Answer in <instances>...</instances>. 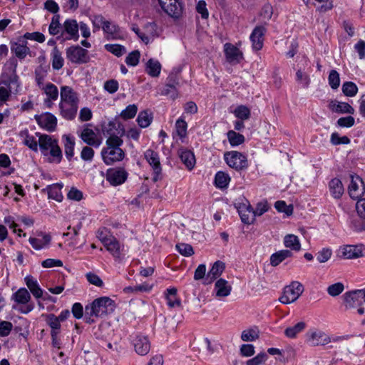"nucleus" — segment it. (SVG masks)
<instances>
[{
  "instance_id": "63",
  "label": "nucleus",
  "mask_w": 365,
  "mask_h": 365,
  "mask_svg": "<svg viewBox=\"0 0 365 365\" xmlns=\"http://www.w3.org/2000/svg\"><path fill=\"white\" fill-rule=\"evenodd\" d=\"M94 150L89 146H85L83 148L81 153V158L83 160L87 162H91L94 156Z\"/></svg>"
},
{
  "instance_id": "59",
  "label": "nucleus",
  "mask_w": 365,
  "mask_h": 365,
  "mask_svg": "<svg viewBox=\"0 0 365 365\" xmlns=\"http://www.w3.org/2000/svg\"><path fill=\"white\" fill-rule=\"evenodd\" d=\"M344 289V286L341 282L333 284L327 287V292L331 297L339 295Z\"/></svg>"
},
{
  "instance_id": "61",
  "label": "nucleus",
  "mask_w": 365,
  "mask_h": 365,
  "mask_svg": "<svg viewBox=\"0 0 365 365\" xmlns=\"http://www.w3.org/2000/svg\"><path fill=\"white\" fill-rule=\"evenodd\" d=\"M320 5L317 7V10L321 13L327 12L331 10L334 7L333 1L331 0H315Z\"/></svg>"
},
{
  "instance_id": "10",
  "label": "nucleus",
  "mask_w": 365,
  "mask_h": 365,
  "mask_svg": "<svg viewBox=\"0 0 365 365\" xmlns=\"http://www.w3.org/2000/svg\"><path fill=\"white\" fill-rule=\"evenodd\" d=\"M339 252L344 259H356L365 256V247L361 245H346L339 248Z\"/></svg>"
},
{
  "instance_id": "16",
  "label": "nucleus",
  "mask_w": 365,
  "mask_h": 365,
  "mask_svg": "<svg viewBox=\"0 0 365 365\" xmlns=\"http://www.w3.org/2000/svg\"><path fill=\"white\" fill-rule=\"evenodd\" d=\"M43 94L46 96V98L43 101L44 105L51 108L53 102L56 101L59 95L58 89L57 86L51 83H46L41 89Z\"/></svg>"
},
{
  "instance_id": "27",
  "label": "nucleus",
  "mask_w": 365,
  "mask_h": 365,
  "mask_svg": "<svg viewBox=\"0 0 365 365\" xmlns=\"http://www.w3.org/2000/svg\"><path fill=\"white\" fill-rule=\"evenodd\" d=\"M329 108L335 113L354 114L355 110L348 103L332 101L329 103Z\"/></svg>"
},
{
  "instance_id": "6",
  "label": "nucleus",
  "mask_w": 365,
  "mask_h": 365,
  "mask_svg": "<svg viewBox=\"0 0 365 365\" xmlns=\"http://www.w3.org/2000/svg\"><path fill=\"white\" fill-rule=\"evenodd\" d=\"M304 292V286L297 281H294L286 286L282 296L279 298L281 303L288 304L294 302Z\"/></svg>"
},
{
  "instance_id": "12",
  "label": "nucleus",
  "mask_w": 365,
  "mask_h": 365,
  "mask_svg": "<svg viewBox=\"0 0 365 365\" xmlns=\"http://www.w3.org/2000/svg\"><path fill=\"white\" fill-rule=\"evenodd\" d=\"M162 9L169 16L178 18L182 11L180 0H158Z\"/></svg>"
},
{
  "instance_id": "11",
  "label": "nucleus",
  "mask_w": 365,
  "mask_h": 365,
  "mask_svg": "<svg viewBox=\"0 0 365 365\" xmlns=\"http://www.w3.org/2000/svg\"><path fill=\"white\" fill-rule=\"evenodd\" d=\"M66 55L67 58L75 63H85L89 60L88 51L78 46L68 48Z\"/></svg>"
},
{
  "instance_id": "9",
  "label": "nucleus",
  "mask_w": 365,
  "mask_h": 365,
  "mask_svg": "<svg viewBox=\"0 0 365 365\" xmlns=\"http://www.w3.org/2000/svg\"><path fill=\"white\" fill-rule=\"evenodd\" d=\"M128 173L123 168H110L106 171V180L112 185L117 186L125 182Z\"/></svg>"
},
{
  "instance_id": "43",
  "label": "nucleus",
  "mask_w": 365,
  "mask_h": 365,
  "mask_svg": "<svg viewBox=\"0 0 365 365\" xmlns=\"http://www.w3.org/2000/svg\"><path fill=\"white\" fill-rule=\"evenodd\" d=\"M46 322L51 329V335H58L61 329V322L57 319L56 316L53 314H48L46 316Z\"/></svg>"
},
{
  "instance_id": "32",
  "label": "nucleus",
  "mask_w": 365,
  "mask_h": 365,
  "mask_svg": "<svg viewBox=\"0 0 365 365\" xmlns=\"http://www.w3.org/2000/svg\"><path fill=\"white\" fill-rule=\"evenodd\" d=\"M145 71L151 77H158L161 71L160 63L156 59H149L145 65Z\"/></svg>"
},
{
  "instance_id": "4",
  "label": "nucleus",
  "mask_w": 365,
  "mask_h": 365,
  "mask_svg": "<svg viewBox=\"0 0 365 365\" xmlns=\"http://www.w3.org/2000/svg\"><path fill=\"white\" fill-rule=\"evenodd\" d=\"M113 301L108 297H102L95 299L91 304L86 307V314L90 317H104L113 312Z\"/></svg>"
},
{
  "instance_id": "44",
  "label": "nucleus",
  "mask_w": 365,
  "mask_h": 365,
  "mask_svg": "<svg viewBox=\"0 0 365 365\" xmlns=\"http://www.w3.org/2000/svg\"><path fill=\"white\" fill-rule=\"evenodd\" d=\"M52 67L55 70L61 69L64 65V60L61 53L54 47L51 53Z\"/></svg>"
},
{
  "instance_id": "23",
  "label": "nucleus",
  "mask_w": 365,
  "mask_h": 365,
  "mask_svg": "<svg viewBox=\"0 0 365 365\" xmlns=\"http://www.w3.org/2000/svg\"><path fill=\"white\" fill-rule=\"evenodd\" d=\"M265 31L266 29L262 26H258L255 28L250 35L253 49L259 51L262 48Z\"/></svg>"
},
{
  "instance_id": "54",
  "label": "nucleus",
  "mask_w": 365,
  "mask_h": 365,
  "mask_svg": "<svg viewBox=\"0 0 365 365\" xmlns=\"http://www.w3.org/2000/svg\"><path fill=\"white\" fill-rule=\"evenodd\" d=\"M138 112V107L135 104L128 106L124 110H123L120 114V116L124 119L133 118Z\"/></svg>"
},
{
  "instance_id": "57",
  "label": "nucleus",
  "mask_w": 365,
  "mask_h": 365,
  "mask_svg": "<svg viewBox=\"0 0 365 365\" xmlns=\"http://www.w3.org/2000/svg\"><path fill=\"white\" fill-rule=\"evenodd\" d=\"M91 21L93 31L99 30L101 28L103 29V26L106 22V19L101 14L93 15L90 17Z\"/></svg>"
},
{
  "instance_id": "51",
  "label": "nucleus",
  "mask_w": 365,
  "mask_h": 365,
  "mask_svg": "<svg viewBox=\"0 0 365 365\" xmlns=\"http://www.w3.org/2000/svg\"><path fill=\"white\" fill-rule=\"evenodd\" d=\"M259 331L256 329H247L241 334V339L244 341H254L259 338Z\"/></svg>"
},
{
  "instance_id": "22",
  "label": "nucleus",
  "mask_w": 365,
  "mask_h": 365,
  "mask_svg": "<svg viewBox=\"0 0 365 365\" xmlns=\"http://www.w3.org/2000/svg\"><path fill=\"white\" fill-rule=\"evenodd\" d=\"M224 51L227 61L231 63H238L243 58L242 52L230 43L225 44Z\"/></svg>"
},
{
  "instance_id": "7",
  "label": "nucleus",
  "mask_w": 365,
  "mask_h": 365,
  "mask_svg": "<svg viewBox=\"0 0 365 365\" xmlns=\"http://www.w3.org/2000/svg\"><path fill=\"white\" fill-rule=\"evenodd\" d=\"M224 160L229 167L236 170L245 169L248 166L246 155L236 150L225 152Z\"/></svg>"
},
{
  "instance_id": "60",
  "label": "nucleus",
  "mask_w": 365,
  "mask_h": 365,
  "mask_svg": "<svg viewBox=\"0 0 365 365\" xmlns=\"http://www.w3.org/2000/svg\"><path fill=\"white\" fill-rule=\"evenodd\" d=\"M332 255V250L329 248H323L317 255V259L320 263L327 262Z\"/></svg>"
},
{
  "instance_id": "38",
  "label": "nucleus",
  "mask_w": 365,
  "mask_h": 365,
  "mask_svg": "<svg viewBox=\"0 0 365 365\" xmlns=\"http://www.w3.org/2000/svg\"><path fill=\"white\" fill-rule=\"evenodd\" d=\"M11 299L17 304H26L31 299V295L26 288H20L11 296Z\"/></svg>"
},
{
  "instance_id": "26",
  "label": "nucleus",
  "mask_w": 365,
  "mask_h": 365,
  "mask_svg": "<svg viewBox=\"0 0 365 365\" xmlns=\"http://www.w3.org/2000/svg\"><path fill=\"white\" fill-rule=\"evenodd\" d=\"M19 136L25 145L29 147L31 150L34 152L38 151V140L37 141L34 135H30L27 129L21 130L19 132Z\"/></svg>"
},
{
  "instance_id": "3",
  "label": "nucleus",
  "mask_w": 365,
  "mask_h": 365,
  "mask_svg": "<svg viewBox=\"0 0 365 365\" xmlns=\"http://www.w3.org/2000/svg\"><path fill=\"white\" fill-rule=\"evenodd\" d=\"M38 135V147L43 155L48 157L49 163H59L63 155L58 140L48 135Z\"/></svg>"
},
{
  "instance_id": "31",
  "label": "nucleus",
  "mask_w": 365,
  "mask_h": 365,
  "mask_svg": "<svg viewBox=\"0 0 365 365\" xmlns=\"http://www.w3.org/2000/svg\"><path fill=\"white\" fill-rule=\"evenodd\" d=\"M24 280L26 286L36 298L39 299L42 297L43 290L39 287L36 279L31 276H26Z\"/></svg>"
},
{
  "instance_id": "15",
  "label": "nucleus",
  "mask_w": 365,
  "mask_h": 365,
  "mask_svg": "<svg viewBox=\"0 0 365 365\" xmlns=\"http://www.w3.org/2000/svg\"><path fill=\"white\" fill-rule=\"evenodd\" d=\"M38 125L48 131H53L57 125L56 116L50 113H43L34 116Z\"/></svg>"
},
{
  "instance_id": "52",
  "label": "nucleus",
  "mask_w": 365,
  "mask_h": 365,
  "mask_svg": "<svg viewBox=\"0 0 365 365\" xmlns=\"http://www.w3.org/2000/svg\"><path fill=\"white\" fill-rule=\"evenodd\" d=\"M104 47L107 51L110 52L118 57H120L126 53L125 48L120 44L108 43L106 44Z\"/></svg>"
},
{
  "instance_id": "28",
  "label": "nucleus",
  "mask_w": 365,
  "mask_h": 365,
  "mask_svg": "<svg viewBox=\"0 0 365 365\" xmlns=\"http://www.w3.org/2000/svg\"><path fill=\"white\" fill-rule=\"evenodd\" d=\"M30 244L35 250H39L46 247L51 242V237L48 235H38L37 237H30Z\"/></svg>"
},
{
  "instance_id": "2",
  "label": "nucleus",
  "mask_w": 365,
  "mask_h": 365,
  "mask_svg": "<svg viewBox=\"0 0 365 365\" xmlns=\"http://www.w3.org/2000/svg\"><path fill=\"white\" fill-rule=\"evenodd\" d=\"M59 109L61 115L67 120H73L78 108V98L73 89L68 86L61 87Z\"/></svg>"
},
{
  "instance_id": "29",
  "label": "nucleus",
  "mask_w": 365,
  "mask_h": 365,
  "mask_svg": "<svg viewBox=\"0 0 365 365\" xmlns=\"http://www.w3.org/2000/svg\"><path fill=\"white\" fill-rule=\"evenodd\" d=\"M27 42L15 43L11 45V52L19 59L22 60L30 53V48L27 46Z\"/></svg>"
},
{
  "instance_id": "1",
  "label": "nucleus",
  "mask_w": 365,
  "mask_h": 365,
  "mask_svg": "<svg viewBox=\"0 0 365 365\" xmlns=\"http://www.w3.org/2000/svg\"><path fill=\"white\" fill-rule=\"evenodd\" d=\"M103 131L109 135L106 140V147L101 150L103 162L106 165H112L121 161L125 157V153L120 148L123 144L120 137L123 135L124 130L116 128V123L110 121Z\"/></svg>"
},
{
  "instance_id": "36",
  "label": "nucleus",
  "mask_w": 365,
  "mask_h": 365,
  "mask_svg": "<svg viewBox=\"0 0 365 365\" xmlns=\"http://www.w3.org/2000/svg\"><path fill=\"white\" fill-rule=\"evenodd\" d=\"M292 256V253L290 250H282L274 254H272L270 257V264L272 266L276 267L279 265L282 262H283L287 258L291 257Z\"/></svg>"
},
{
  "instance_id": "42",
  "label": "nucleus",
  "mask_w": 365,
  "mask_h": 365,
  "mask_svg": "<svg viewBox=\"0 0 365 365\" xmlns=\"http://www.w3.org/2000/svg\"><path fill=\"white\" fill-rule=\"evenodd\" d=\"M137 122L142 128L148 127L153 120V115L148 110L140 111L137 117Z\"/></svg>"
},
{
  "instance_id": "39",
  "label": "nucleus",
  "mask_w": 365,
  "mask_h": 365,
  "mask_svg": "<svg viewBox=\"0 0 365 365\" xmlns=\"http://www.w3.org/2000/svg\"><path fill=\"white\" fill-rule=\"evenodd\" d=\"M284 245L287 248L294 251H299L301 250V243L297 236L289 234L284 236L283 240Z\"/></svg>"
},
{
  "instance_id": "46",
  "label": "nucleus",
  "mask_w": 365,
  "mask_h": 365,
  "mask_svg": "<svg viewBox=\"0 0 365 365\" xmlns=\"http://www.w3.org/2000/svg\"><path fill=\"white\" fill-rule=\"evenodd\" d=\"M306 327L304 322H300L292 327H287L284 331V334L289 338H295L297 335L302 332Z\"/></svg>"
},
{
  "instance_id": "13",
  "label": "nucleus",
  "mask_w": 365,
  "mask_h": 365,
  "mask_svg": "<svg viewBox=\"0 0 365 365\" xmlns=\"http://www.w3.org/2000/svg\"><path fill=\"white\" fill-rule=\"evenodd\" d=\"M351 182L348 187L349 196L353 199L360 198L365 192V187L361 178L357 175H350Z\"/></svg>"
},
{
  "instance_id": "30",
  "label": "nucleus",
  "mask_w": 365,
  "mask_h": 365,
  "mask_svg": "<svg viewBox=\"0 0 365 365\" xmlns=\"http://www.w3.org/2000/svg\"><path fill=\"white\" fill-rule=\"evenodd\" d=\"M329 188L331 196L335 199L341 198L344 192L343 184L338 178H334L329 182Z\"/></svg>"
},
{
  "instance_id": "37",
  "label": "nucleus",
  "mask_w": 365,
  "mask_h": 365,
  "mask_svg": "<svg viewBox=\"0 0 365 365\" xmlns=\"http://www.w3.org/2000/svg\"><path fill=\"white\" fill-rule=\"evenodd\" d=\"M179 155L181 161L185 164L188 170H192L195 165V158L194 154L187 150H180Z\"/></svg>"
},
{
  "instance_id": "45",
  "label": "nucleus",
  "mask_w": 365,
  "mask_h": 365,
  "mask_svg": "<svg viewBox=\"0 0 365 365\" xmlns=\"http://www.w3.org/2000/svg\"><path fill=\"white\" fill-rule=\"evenodd\" d=\"M63 185L61 184H54L48 187V198L55 200L57 202H61L63 200V194L61 189Z\"/></svg>"
},
{
  "instance_id": "40",
  "label": "nucleus",
  "mask_w": 365,
  "mask_h": 365,
  "mask_svg": "<svg viewBox=\"0 0 365 365\" xmlns=\"http://www.w3.org/2000/svg\"><path fill=\"white\" fill-rule=\"evenodd\" d=\"M225 264L222 261L215 262L210 270L208 272L207 278L210 279L209 282L219 277L225 270Z\"/></svg>"
},
{
  "instance_id": "24",
  "label": "nucleus",
  "mask_w": 365,
  "mask_h": 365,
  "mask_svg": "<svg viewBox=\"0 0 365 365\" xmlns=\"http://www.w3.org/2000/svg\"><path fill=\"white\" fill-rule=\"evenodd\" d=\"M105 37L108 40H117L121 37V31L118 25L110 21H106L103 27Z\"/></svg>"
},
{
  "instance_id": "21",
  "label": "nucleus",
  "mask_w": 365,
  "mask_h": 365,
  "mask_svg": "<svg viewBox=\"0 0 365 365\" xmlns=\"http://www.w3.org/2000/svg\"><path fill=\"white\" fill-rule=\"evenodd\" d=\"M66 34V39L77 41L79 38L78 24L76 20L68 19L63 23V35Z\"/></svg>"
},
{
  "instance_id": "55",
  "label": "nucleus",
  "mask_w": 365,
  "mask_h": 365,
  "mask_svg": "<svg viewBox=\"0 0 365 365\" xmlns=\"http://www.w3.org/2000/svg\"><path fill=\"white\" fill-rule=\"evenodd\" d=\"M187 124L185 120L180 118L175 123V130L177 135L180 138H185L187 135Z\"/></svg>"
},
{
  "instance_id": "34",
  "label": "nucleus",
  "mask_w": 365,
  "mask_h": 365,
  "mask_svg": "<svg viewBox=\"0 0 365 365\" xmlns=\"http://www.w3.org/2000/svg\"><path fill=\"white\" fill-rule=\"evenodd\" d=\"M239 214L241 220L243 223L250 225L253 222L255 215L252 207L250 205H245L240 207L239 209Z\"/></svg>"
},
{
  "instance_id": "25",
  "label": "nucleus",
  "mask_w": 365,
  "mask_h": 365,
  "mask_svg": "<svg viewBox=\"0 0 365 365\" xmlns=\"http://www.w3.org/2000/svg\"><path fill=\"white\" fill-rule=\"evenodd\" d=\"M232 291L231 284L224 279H219L215 282L214 292L218 298L229 296Z\"/></svg>"
},
{
  "instance_id": "62",
  "label": "nucleus",
  "mask_w": 365,
  "mask_h": 365,
  "mask_svg": "<svg viewBox=\"0 0 365 365\" xmlns=\"http://www.w3.org/2000/svg\"><path fill=\"white\" fill-rule=\"evenodd\" d=\"M329 83L333 89H336L340 85L339 74L335 70L331 71L329 75Z\"/></svg>"
},
{
  "instance_id": "33",
  "label": "nucleus",
  "mask_w": 365,
  "mask_h": 365,
  "mask_svg": "<svg viewBox=\"0 0 365 365\" xmlns=\"http://www.w3.org/2000/svg\"><path fill=\"white\" fill-rule=\"evenodd\" d=\"M62 141L66 156L68 160H71L74 155V138L69 135H63L62 136Z\"/></svg>"
},
{
  "instance_id": "58",
  "label": "nucleus",
  "mask_w": 365,
  "mask_h": 365,
  "mask_svg": "<svg viewBox=\"0 0 365 365\" xmlns=\"http://www.w3.org/2000/svg\"><path fill=\"white\" fill-rule=\"evenodd\" d=\"M140 53L138 51L130 52L125 58V63L128 66H135L138 64Z\"/></svg>"
},
{
  "instance_id": "41",
  "label": "nucleus",
  "mask_w": 365,
  "mask_h": 365,
  "mask_svg": "<svg viewBox=\"0 0 365 365\" xmlns=\"http://www.w3.org/2000/svg\"><path fill=\"white\" fill-rule=\"evenodd\" d=\"M48 32L52 36L61 34L63 36V25L61 26L59 22V16H53L49 24Z\"/></svg>"
},
{
  "instance_id": "20",
  "label": "nucleus",
  "mask_w": 365,
  "mask_h": 365,
  "mask_svg": "<svg viewBox=\"0 0 365 365\" xmlns=\"http://www.w3.org/2000/svg\"><path fill=\"white\" fill-rule=\"evenodd\" d=\"M80 137L84 143L95 148H98L102 143L97 133L88 127H85L82 130Z\"/></svg>"
},
{
  "instance_id": "17",
  "label": "nucleus",
  "mask_w": 365,
  "mask_h": 365,
  "mask_svg": "<svg viewBox=\"0 0 365 365\" xmlns=\"http://www.w3.org/2000/svg\"><path fill=\"white\" fill-rule=\"evenodd\" d=\"M145 158L149 165L152 167L155 176L153 180L156 181L161 173L162 168L160 162V158L158 153L151 149L147 150L145 153Z\"/></svg>"
},
{
  "instance_id": "35",
  "label": "nucleus",
  "mask_w": 365,
  "mask_h": 365,
  "mask_svg": "<svg viewBox=\"0 0 365 365\" xmlns=\"http://www.w3.org/2000/svg\"><path fill=\"white\" fill-rule=\"evenodd\" d=\"M177 292L176 288L170 287L165 293L167 304L171 308L180 307L181 304L180 299L177 297Z\"/></svg>"
},
{
  "instance_id": "49",
  "label": "nucleus",
  "mask_w": 365,
  "mask_h": 365,
  "mask_svg": "<svg viewBox=\"0 0 365 365\" xmlns=\"http://www.w3.org/2000/svg\"><path fill=\"white\" fill-rule=\"evenodd\" d=\"M230 181V178L228 174L219 171L216 173L215 177V185L219 188H225Z\"/></svg>"
},
{
  "instance_id": "48",
  "label": "nucleus",
  "mask_w": 365,
  "mask_h": 365,
  "mask_svg": "<svg viewBox=\"0 0 365 365\" xmlns=\"http://www.w3.org/2000/svg\"><path fill=\"white\" fill-rule=\"evenodd\" d=\"M296 81L304 88H307L310 84L309 73L304 69L299 68L296 73Z\"/></svg>"
},
{
  "instance_id": "5",
  "label": "nucleus",
  "mask_w": 365,
  "mask_h": 365,
  "mask_svg": "<svg viewBox=\"0 0 365 365\" xmlns=\"http://www.w3.org/2000/svg\"><path fill=\"white\" fill-rule=\"evenodd\" d=\"M17 61L15 58L9 59L3 66L0 76V83L13 85L17 93L21 88L19 78L16 73Z\"/></svg>"
},
{
  "instance_id": "56",
  "label": "nucleus",
  "mask_w": 365,
  "mask_h": 365,
  "mask_svg": "<svg viewBox=\"0 0 365 365\" xmlns=\"http://www.w3.org/2000/svg\"><path fill=\"white\" fill-rule=\"evenodd\" d=\"M342 91L345 96L353 97L357 93L358 88L354 83L348 81L342 85Z\"/></svg>"
},
{
  "instance_id": "47",
  "label": "nucleus",
  "mask_w": 365,
  "mask_h": 365,
  "mask_svg": "<svg viewBox=\"0 0 365 365\" xmlns=\"http://www.w3.org/2000/svg\"><path fill=\"white\" fill-rule=\"evenodd\" d=\"M227 136L230 145L232 147L238 146L245 142L244 135L234 130L228 131Z\"/></svg>"
},
{
  "instance_id": "53",
  "label": "nucleus",
  "mask_w": 365,
  "mask_h": 365,
  "mask_svg": "<svg viewBox=\"0 0 365 365\" xmlns=\"http://www.w3.org/2000/svg\"><path fill=\"white\" fill-rule=\"evenodd\" d=\"M233 113L235 116L242 120L249 119L250 116V110L245 106L241 105L236 107Z\"/></svg>"
},
{
  "instance_id": "19",
  "label": "nucleus",
  "mask_w": 365,
  "mask_h": 365,
  "mask_svg": "<svg viewBox=\"0 0 365 365\" xmlns=\"http://www.w3.org/2000/svg\"><path fill=\"white\" fill-rule=\"evenodd\" d=\"M344 303L346 308H355L361 306L364 303L361 289L345 293Z\"/></svg>"
},
{
  "instance_id": "14",
  "label": "nucleus",
  "mask_w": 365,
  "mask_h": 365,
  "mask_svg": "<svg viewBox=\"0 0 365 365\" xmlns=\"http://www.w3.org/2000/svg\"><path fill=\"white\" fill-rule=\"evenodd\" d=\"M103 246L115 259H120L125 255L124 246L113 236L109 237Z\"/></svg>"
},
{
  "instance_id": "18",
  "label": "nucleus",
  "mask_w": 365,
  "mask_h": 365,
  "mask_svg": "<svg viewBox=\"0 0 365 365\" xmlns=\"http://www.w3.org/2000/svg\"><path fill=\"white\" fill-rule=\"evenodd\" d=\"M135 352L140 356L146 355L150 349V343L146 336L137 334L133 339Z\"/></svg>"
},
{
  "instance_id": "8",
  "label": "nucleus",
  "mask_w": 365,
  "mask_h": 365,
  "mask_svg": "<svg viewBox=\"0 0 365 365\" xmlns=\"http://www.w3.org/2000/svg\"><path fill=\"white\" fill-rule=\"evenodd\" d=\"M306 341L312 346H324L331 341V339L324 331L312 329L306 334Z\"/></svg>"
},
{
  "instance_id": "64",
  "label": "nucleus",
  "mask_w": 365,
  "mask_h": 365,
  "mask_svg": "<svg viewBox=\"0 0 365 365\" xmlns=\"http://www.w3.org/2000/svg\"><path fill=\"white\" fill-rule=\"evenodd\" d=\"M267 359V355L264 352L258 354L254 358L247 361V365H259L264 362Z\"/></svg>"
},
{
  "instance_id": "50",
  "label": "nucleus",
  "mask_w": 365,
  "mask_h": 365,
  "mask_svg": "<svg viewBox=\"0 0 365 365\" xmlns=\"http://www.w3.org/2000/svg\"><path fill=\"white\" fill-rule=\"evenodd\" d=\"M13 85H4L0 83V103L8 101L11 96Z\"/></svg>"
}]
</instances>
